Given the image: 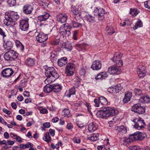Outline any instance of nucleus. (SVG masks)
<instances>
[{
    "label": "nucleus",
    "mask_w": 150,
    "mask_h": 150,
    "mask_svg": "<svg viewBox=\"0 0 150 150\" xmlns=\"http://www.w3.org/2000/svg\"><path fill=\"white\" fill-rule=\"evenodd\" d=\"M70 111L68 109H65L62 112V115L65 117H69L71 115H70Z\"/></svg>",
    "instance_id": "nucleus-37"
},
{
    "label": "nucleus",
    "mask_w": 150,
    "mask_h": 150,
    "mask_svg": "<svg viewBox=\"0 0 150 150\" xmlns=\"http://www.w3.org/2000/svg\"><path fill=\"white\" fill-rule=\"evenodd\" d=\"M94 14L93 16L88 15L85 16V20L88 22L98 23L100 21H102L104 19V15L107 13L103 8H97L94 10Z\"/></svg>",
    "instance_id": "nucleus-1"
},
{
    "label": "nucleus",
    "mask_w": 150,
    "mask_h": 150,
    "mask_svg": "<svg viewBox=\"0 0 150 150\" xmlns=\"http://www.w3.org/2000/svg\"><path fill=\"white\" fill-rule=\"evenodd\" d=\"M142 26V23L141 20H138L136 23L135 25L133 27L134 30L137 29L138 28L141 27Z\"/></svg>",
    "instance_id": "nucleus-41"
},
{
    "label": "nucleus",
    "mask_w": 150,
    "mask_h": 150,
    "mask_svg": "<svg viewBox=\"0 0 150 150\" xmlns=\"http://www.w3.org/2000/svg\"><path fill=\"white\" fill-rule=\"evenodd\" d=\"M118 113V110L114 108L104 107L102 108V110L97 112L96 115L97 117L106 119L110 116L117 115Z\"/></svg>",
    "instance_id": "nucleus-3"
},
{
    "label": "nucleus",
    "mask_w": 150,
    "mask_h": 150,
    "mask_svg": "<svg viewBox=\"0 0 150 150\" xmlns=\"http://www.w3.org/2000/svg\"><path fill=\"white\" fill-rule=\"evenodd\" d=\"M3 111L6 114L8 115H10L11 113L10 111L5 108L3 109Z\"/></svg>",
    "instance_id": "nucleus-60"
},
{
    "label": "nucleus",
    "mask_w": 150,
    "mask_h": 150,
    "mask_svg": "<svg viewBox=\"0 0 150 150\" xmlns=\"http://www.w3.org/2000/svg\"><path fill=\"white\" fill-rule=\"evenodd\" d=\"M52 91L54 92H59L62 89V86L57 84H54L52 85Z\"/></svg>",
    "instance_id": "nucleus-30"
},
{
    "label": "nucleus",
    "mask_w": 150,
    "mask_h": 150,
    "mask_svg": "<svg viewBox=\"0 0 150 150\" xmlns=\"http://www.w3.org/2000/svg\"><path fill=\"white\" fill-rule=\"evenodd\" d=\"M43 126L45 128H48L50 127V124L49 122H46L43 124Z\"/></svg>",
    "instance_id": "nucleus-53"
},
{
    "label": "nucleus",
    "mask_w": 150,
    "mask_h": 150,
    "mask_svg": "<svg viewBox=\"0 0 150 150\" xmlns=\"http://www.w3.org/2000/svg\"><path fill=\"white\" fill-rule=\"evenodd\" d=\"M86 71L84 69H81L79 71V74L81 76H83L84 75Z\"/></svg>",
    "instance_id": "nucleus-55"
},
{
    "label": "nucleus",
    "mask_w": 150,
    "mask_h": 150,
    "mask_svg": "<svg viewBox=\"0 0 150 150\" xmlns=\"http://www.w3.org/2000/svg\"><path fill=\"white\" fill-rule=\"evenodd\" d=\"M122 87L120 84H117L112 87H110L108 88V91L112 93H117L121 90Z\"/></svg>",
    "instance_id": "nucleus-17"
},
{
    "label": "nucleus",
    "mask_w": 150,
    "mask_h": 150,
    "mask_svg": "<svg viewBox=\"0 0 150 150\" xmlns=\"http://www.w3.org/2000/svg\"><path fill=\"white\" fill-rule=\"evenodd\" d=\"M15 43L16 46L18 47L20 49L23 51L24 49V47L22 43L18 40H16L15 41Z\"/></svg>",
    "instance_id": "nucleus-38"
},
{
    "label": "nucleus",
    "mask_w": 150,
    "mask_h": 150,
    "mask_svg": "<svg viewBox=\"0 0 150 150\" xmlns=\"http://www.w3.org/2000/svg\"><path fill=\"white\" fill-rule=\"evenodd\" d=\"M76 90L74 87L72 88L67 91H66L65 93V96L68 97H70L71 95H74L75 93Z\"/></svg>",
    "instance_id": "nucleus-29"
},
{
    "label": "nucleus",
    "mask_w": 150,
    "mask_h": 150,
    "mask_svg": "<svg viewBox=\"0 0 150 150\" xmlns=\"http://www.w3.org/2000/svg\"><path fill=\"white\" fill-rule=\"evenodd\" d=\"M67 62V60L66 57L61 58L58 61V65L60 67H62L65 65Z\"/></svg>",
    "instance_id": "nucleus-28"
},
{
    "label": "nucleus",
    "mask_w": 150,
    "mask_h": 150,
    "mask_svg": "<svg viewBox=\"0 0 150 150\" xmlns=\"http://www.w3.org/2000/svg\"><path fill=\"white\" fill-rule=\"evenodd\" d=\"M14 142L13 141L10 140H7L6 141V145H13Z\"/></svg>",
    "instance_id": "nucleus-61"
},
{
    "label": "nucleus",
    "mask_w": 150,
    "mask_h": 150,
    "mask_svg": "<svg viewBox=\"0 0 150 150\" xmlns=\"http://www.w3.org/2000/svg\"><path fill=\"white\" fill-rule=\"evenodd\" d=\"M50 16L49 13L45 12L42 15L38 16V18L40 21H45L49 18Z\"/></svg>",
    "instance_id": "nucleus-20"
},
{
    "label": "nucleus",
    "mask_w": 150,
    "mask_h": 150,
    "mask_svg": "<svg viewBox=\"0 0 150 150\" xmlns=\"http://www.w3.org/2000/svg\"><path fill=\"white\" fill-rule=\"evenodd\" d=\"M146 136V133H142L139 132H137L130 135V137L132 141L136 140H142Z\"/></svg>",
    "instance_id": "nucleus-6"
},
{
    "label": "nucleus",
    "mask_w": 150,
    "mask_h": 150,
    "mask_svg": "<svg viewBox=\"0 0 150 150\" xmlns=\"http://www.w3.org/2000/svg\"><path fill=\"white\" fill-rule=\"evenodd\" d=\"M134 93L135 96H141L143 94V92L141 90L135 88L134 89Z\"/></svg>",
    "instance_id": "nucleus-40"
},
{
    "label": "nucleus",
    "mask_w": 150,
    "mask_h": 150,
    "mask_svg": "<svg viewBox=\"0 0 150 150\" xmlns=\"http://www.w3.org/2000/svg\"><path fill=\"white\" fill-rule=\"evenodd\" d=\"M81 81V79L78 77H75L73 80V81L75 82V83H74L76 84H78L79 82H80Z\"/></svg>",
    "instance_id": "nucleus-47"
},
{
    "label": "nucleus",
    "mask_w": 150,
    "mask_h": 150,
    "mask_svg": "<svg viewBox=\"0 0 150 150\" xmlns=\"http://www.w3.org/2000/svg\"><path fill=\"white\" fill-rule=\"evenodd\" d=\"M43 139L47 143H49L51 140V138L49 135V133L47 132L43 137Z\"/></svg>",
    "instance_id": "nucleus-39"
},
{
    "label": "nucleus",
    "mask_w": 150,
    "mask_h": 150,
    "mask_svg": "<svg viewBox=\"0 0 150 150\" xmlns=\"http://www.w3.org/2000/svg\"><path fill=\"white\" fill-rule=\"evenodd\" d=\"M131 110L139 114H143L145 112L144 108L139 103L134 105L132 108Z\"/></svg>",
    "instance_id": "nucleus-11"
},
{
    "label": "nucleus",
    "mask_w": 150,
    "mask_h": 150,
    "mask_svg": "<svg viewBox=\"0 0 150 150\" xmlns=\"http://www.w3.org/2000/svg\"><path fill=\"white\" fill-rule=\"evenodd\" d=\"M139 100L142 102L148 103L150 101V98L148 96H142L140 97Z\"/></svg>",
    "instance_id": "nucleus-33"
},
{
    "label": "nucleus",
    "mask_w": 150,
    "mask_h": 150,
    "mask_svg": "<svg viewBox=\"0 0 150 150\" xmlns=\"http://www.w3.org/2000/svg\"><path fill=\"white\" fill-rule=\"evenodd\" d=\"M71 11L75 15L74 18L76 21L79 19L80 18L81 15L79 11L75 7H72L71 9Z\"/></svg>",
    "instance_id": "nucleus-21"
},
{
    "label": "nucleus",
    "mask_w": 150,
    "mask_h": 150,
    "mask_svg": "<svg viewBox=\"0 0 150 150\" xmlns=\"http://www.w3.org/2000/svg\"><path fill=\"white\" fill-rule=\"evenodd\" d=\"M100 104L104 105H106L108 104L107 99L104 97L101 96L99 98Z\"/></svg>",
    "instance_id": "nucleus-36"
},
{
    "label": "nucleus",
    "mask_w": 150,
    "mask_h": 150,
    "mask_svg": "<svg viewBox=\"0 0 150 150\" xmlns=\"http://www.w3.org/2000/svg\"><path fill=\"white\" fill-rule=\"evenodd\" d=\"M77 46L81 49H84L86 47V45L85 44H79Z\"/></svg>",
    "instance_id": "nucleus-52"
},
{
    "label": "nucleus",
    "mask_w": 150,
    "mask_h": 150,
    "mask_svg": "<svg viewBox=\"0 0 150 150\" xmlns=\"http://www.w3.org/2000/svg\"><path fill=\"white\" fill-rule=\"evenodd\" d=\"M59 120V119L57 117H54L52 120V121L53 122L55 123L57 122Z\"/></svg>",
    "instance_id": "nucleus-64"
},
{
    "label": "nucleus",
    "mask_w": 150,
    "mask_h": 150,
    "mask_svg": "<svg viewBox=\"0 0 150 150\" xmlns=\"http://www.w3.org/2000/svg\"><path fill=\"white\" fill-rule=\"evenodd\" d=\"M99 135L98 133H93L92 134L91 136H88L87 138L88 140L91 141H96L98 139Z\"/></svg>",
    "instance_id": "nucleus-27"
},
{
    "label": "nucleus",
    "mask_w": 150,
    "mask_h": 150,
    "mask_svg": "<svg viewBox=\"0 0 150 150\" xmlns=\"http://www.w3.org/2000/svg\"><path fill=\"white\" fill-rule=\"evenodd\" d=\"M3 46L4 49H6L8 50L13 47V45L11 41H6V42H4Z\"/></svg>",
    "instance_id": "nucleus-31"
},
{
    "label": "nucleus",
    "mask_w": 150,
    "mask_h": 150,
    "mask_svg": "<svg viewBox=\"0 0 150 150\" xmlns=\"http://www.w3.org/2000/svg\"><path fill=\"white\" fill-rule=\"evenodd\" d=\"M75 70V66L73 63H69L66 65L65 68V73L67 76H71L74 75Z\"/></svg>",
    "instance_id": "nucleus-8"
},
{
    "label": "nucleus",
    "mask_w": 150,
    "mask_h": 150,
    "mask_svg": "<svg viewBox=\"0 0 150 150\" xmlns=\"http://www.w3.org/2000/svg\"><path fill=\"white\" fill-rule=\"evenodd\" d=\"M36 38L38 42L42 43L47 40L48 37L47 35L43 33H40L36 36Z\"/></svg>",
    "instance_id": "nucleus-15"
},
{
    "label": "nucleus",
    "mask_w": 150,
    "mask_h": 150,
    "mask_svg": "<svg viewBox=\"0 0 150 150\" xmlns=\"http://www.w3.org/2000/svg\"><path fill=\"white\" fill-rule=\"evenodd\" d=\"M49 134L52 136H54L55 135V131L54 130L50 129L49 130Z\"/></svg>",
    "instance_id": "nucleus-57"
},
{
    "label": "nucleus",
    "mask_w": 150,
    "mask_h": 150,
    "mask_svg": "<svg viewBox=\"0 0 150 150\" xmlns=\"http://www.w3.org/2000/svg\"><path fill=\"white\" fill-rule=\"evenodd\" d=\"M27 85V82L25 81H22L21 82V83H20V86L23 87H25Z\"/></svg>",
    "instance_id": "nucleus-58"
},
{
    "label": "nucleus",
    "mask_w": 150,
    "mask_h": 150,
    "mask_svg": "<svg viewBox=\"0 0 150 150\" xmlns=\"http://www.w3.org/2000/svg\"><path fill=\"white\" fill-rule=\"evenodd\" d=\"M101 72L98 74L95 77V79L96 80L99 79H103L102 75L101 74Z\"/></svg>",
    "instance_id": "nucleus-59"
},
{
    "label": "nucleus",
    "mask_w": 150,
    "mask_h": 150,
    "mask_svg": "<svg viewBox=\"0 0 150 150\" xmlns=\"http://www.w3.org/2000/svg\"><path fill=\"white\" fill-rule=\"evenodd\" d=\"M14 73V71L12 68H7L4 69L1 74L4 77L8 79L11 77Z\"/></svg>",
    "instance_id": "nucleus-12"
},
{
    "label": "nucleus",
    "mask_w": 150,
    "mask_h": 150,
    "mask_svg": "<svg viewBox=\"0 0 150 150\" xmlns=\"http://www.w3.org/2000/svg\"><path fill=\"white\" fill-rule=\"evenodd\" d=\"M117 67L113 66L109 67L108 68V71L110 74L116 75L119 74L121 72V69L117 68Z\"/></svg>",
    "instance_id": "nucleus-14"
},
{
    "label": "nucleus",
    "mask_w": 150,
    "mask_h": 150,
    "mask_svg": "<svg viewBox=\"0 0 150 150\" xmlns=\"http://www.w3.org/2000/svg\"><path fill=\"white\" fill-rule=\"evenodd\" d=\"M101 74L103 79H105V77H107L108 76V75L107 74L106 72H101Z\"/></svg>",
    "instance_id": "nucleus-62"
},
{
    "label": "nucleus",
    "mask_w": 150,
    "mask_h": 150,
    "mask_svg": "<svg viewBox=\"0 0 150 150\" xmlns=\"http://www.w3.org/2000/svg\"><path fill=\"white\" fill-rule=\"evenodd\" d=\"M4 20V24L7 26H12L13 22H14L19 18V16L17 12L13 11H9L5 16Z\"/></svg>",
    "instance_id": "nucleus-4"
},
{
    "label": "nucleus",
    "mask_w": 150,
    "mask_h": 150,
    "mask_svg": "<svg viewBox=\"0 0 150 150\" xmlns=\"http://www.w3.org/2000/svg\"><path fill=\"white\" fill-rule=\"evenodd\" d=\"M43 89L44 92L49 93L52 91V85H47L44 87Z\"/></svg>",
    "instance_id": "nucleus-35"
},
{
    "label": "nucleus",
    "mask_w": 150,
    "mask_h": 150,
    "mask_svg": "<svg viewBox=\"0 0 150 150\" xmlns=\"http://www.w3.org/2000/svg\"><path fill=\"white\" fill-rule=\"evenodd\" d=\"M146 67L142 65H139L138 66L137 69L138 70L137 71H140V72H146Z\"/></svg>",
    "instance_id": "nucleus-43"
},
{
    "label": "nucleus",
    "mask_w": 150,
    "mask_h": 150,
    "mask_svg": "<svg viewBox=\"0 0 150 150\" xmlns=\"http://www.w3.org/2000/svg\"><path fill=\"white\" fill-rule=\"evenodd\" d=\"M73 33V39L75 40H77V36L78 33V31L77 30H76L74 31Z\"/></svg>",
    "instance_id": "nucleus-45"
},
{
    "label": "nucleus",
    "mask_w": 150,
    "mask_h": 150,
    "mask_svg": "<svg viewBox=\"0 0 150 150\" xmlns=\"http://www.w3.org/2000/svg\"><path fill=\"white\" fill-rule=\"evenodd\" d=\"M18 54L13 50H11L6 52L4 55L5 60L8 61L14 60L18 57Z\"/></svg>",
    "instance_id": "nucleus-5"
},
{
    "label": "nucleus",
    "mask_w": 150,
    "mask_h": 150,
    "mask_svg": "<svg viewBox=\"0 0 150 150\" xmlns=\"http://www.w3.org/2000/svg\"><path fill=\"white\" fill-rule=\"evenodd\" d=\"M132 96V93L131 92H126L125 97L123 100V103H125L129 101Z\"/></svg>",
    "instance_id": "nucleus-23"
},
{
    "label": "nucleus",
    "mask_w": 150,
    "mask_h": 150,
    "mask_svg": "<svg viewBox=\"0 0 150 150\" xmlns=\"http://www.w3.org/2000/svg\"><path fill=\"white\" fill-rule=\"evenodd\" d=\"M133 122L134 123V127L138 129L143 128L144 126L145 125L144 120L141 118L139 117L136 119H134Z\"/></svg>",
    "instance_id": "nucleus-10"
},
{
    "label": "nucleus",
    "mask_w": 150,
    "mask_h": 150,
    "mask_svg": "<svg viewBox=\"0 0 150 150\" xmlns=\"http://www.w3.org/2000/svg\"><path fill=\"white\" fill-rule=\"evenodd\" d=\"M62 47L67 51H71L72 48L71 44L70 43H65L63 44Z\"/></svg>",
    "instance_id": "nucleus-32"
},
{
    "label": "nucleus",
    "mask_w": 150,
    "mask_h": 150,
    "mask_svg": "<svg viewBox=\"0 0 150 150\" xmlns=\"http://www.w3.org/2000/svg\"><path fill=\"white\" fill-rule=\"evenodd\" d=\"M144 5L146 8L150 9V0L145 2Z\"/></svg>",
    "instance_id": "nucleus-49"
},
{
    "label": "nucleus",
    "mask_w": 150,
    "mask_h": 150,
    "mask_svg": "<svg viewBox=\"0 0 150 150\" xmlns=\"http://www.w3.org/2000/svg\"><path fill=\"white\" fill-rule=\"evenodd\" d=\"M67 16L65 14H60L57 15V20L62 23L65 22L67 19Z\"/></svg>",
    "instance_id": "nucleus-19"
},
{
    "label": "nucleus",
    "mask_w": 150,
    "mask_h": 150,
    "mask_svg": "<svg viewBox=\"0 0 150 150\" xmlns=\"http://www.w3.org/2000/svg\"><path fill=\"white\" fill-rule=\"evenodd\" d=\"M139 13V11H138L136 9H130V14H132V16H135L138 14Z\"/></svg>",
    "instance_id": "nucleus-42"
},
{
    "label": "nucleus",
    "mask_w": 150,
    "mask_h": 150,
    "mask_svg": "<svg viewBox=\"0 0 150 150\" xmlns=\"http://www.w3.org/2000/svg\"><path fill=\"white\" fill-rule=\"evenodd\" d=\"M146 72H140V71H137V74L139 78H143L146 75Z\"/></svg>",
    "instance_id": "nucleus-48"
},
{
    "label": "nucleus",
    "mask_w": 150,
    "mask_h": 150,
    "mask_svg": "<svg viewBox=\"0 0 150 150\" xmlns=\"http://www.w3.org/2000/svg\"><path fill=\"white\" fill-rule=\"evenodd\" d=\"M130 150H143V149L139 146H131L129 147Z\"/></svg>",
    "instance_id": "nucleus-46"
},
{
    "label": "nucleus",
    "mask_w": 150,
    "mask_h": 150,
    "mask_svg": "<svg viewBox=\"0 0 150 150\" xmlns=\"http://www.w3.org/2000/svg\"><path fill=\"white\" fill-rule=\"evenodd\" d=\"M33 10V7L30 5H25L23 8V12L25 14H28L31 13Z\"/></svg>",
    "instance_id": "nucleus-18"
},
{
    "label": "nucleus",
    "mask_w": 150,
    "mask_h": 150,
    "mask_svg": "<svg viewBox=\"0 0 150 150\" xmlns=\"http://www.w3.org/2000/svg\"><path fill=\"white\" fill-rule=\"evenodd\" d=\"M79 20L78 19L77 21L76 20V21L72 20L71 21L70 24L73 27L77 28L82 26V24L79 22Z\"/></svg>",
    "instance_id": "nucleus-26"
},
{
    "label": "nucleus",
    "mask_w": 150,
    "mask_h": 150,
    "mask_svg": "<svg viewBox=\"0 0 150 150\" xmlns=\"http://www.w3.org/2000/svg\"><path fill=\"white\" fill-rule=\"evenodd\" d=\"M7 3L10 6H13L15 4L16 0H7Z\"/></svg>",
    "instance_id": "nucleus-44"
},
{
    "label": "nucleus",
    "mask_w": 150,
    "mask_h": 150,
    "mask_svg": "<svg viewBox=\"0 0 150 150\" xmlns=\"http://www.w3.org/2000/svg\"><path fill=\"white\" fill-rule=\"evenodd\" d=\"M40 112L41 113L45 114V113H46L47 112H48V111L46 109H45V108H43V109H41L40 110Z\"/></svg>",
    "instance_id": "nucleus-63"
},
{
    "label": "nucleus",
    "mask_w": 150,
    "mask_h": 150,
    "mask_svg": "<svg viewBox=\"0 0 150 150\" xmlns=\"http://www.w3.org/2000/svg\"><path fill=\"white\" fill-rule=\"evenodd\" d=\"M0 35L3 36L4 38L6 36V35L4 31L1 28H0Z\"/></svg>",
    "instance_id": "nucleus-51"
},
{
    "label": "nucleus",
    "mask_w": 150,
    "mask_h": 150,
    "mask_svg": "<svg viewBox=\"0 0 150 150\" xmlns=\"http://www.w3.org/2000/svg\"><path fill=\"white\" fill-rule=\"evenodd\" d=\"M97 148L98 150H107L104 145L98 146Z\"/></svg>",
    "instance_id": "nucleus-54"
},
{
    "label": "nucleus",
    "mask_w": 150,
    "mask_h": 150,
    "mask_svg": "<svg viewBox=\"0 0 150 150\" xmlns=\"http://www.w3.org/2000/svg\"><path fill=\"white\" fill-rule=\"evenodd\" d=\"M35 60L34 59L30 57L27 58L25 61V64L29 67L34 66L35 64Z\"/></svg>",
    "instance_id": "nucleus-24"
},
{
    "label": "nucleus",
    "mask_w": 150,
    "mask_h": 150,
    "mask_svg": "<svg viewBox=\"0 0 150 150\" xmlns=\"http://www.w3.org/2000/svg\"><path fill=\"white\" fill-rule=\"evenodd\" d=\"M67 128L68 129H71L73 128V126L71 123H68L66 126Z\"/></svg>",
    "instance_id": "nucleus-56"
},
{
    "label": "nucleus",
    "mask_w": 150,
    "mask_h": 150,
    "mask_svg": "<svg viewBox=\"0 0 150 150\" xmlns=\"http://www.w3.org/2000/svg\"><path fill=\"white\" fill-rule=\"evenodd\" d=\"M29 19L26 18V19H23L20 21V28L22 31H27L29 27Z\"/></svg>",
    "instance_id": "nucleus-13"
},
{
    "label": "nucleus",
    "mask_w": 150,
    "mask_h": 150,
    "mask_svg": "<svg viewBox=\"0 0 150 150\" xmlns=\"http://www.w3.org/2000/svg\"><path fill=\"white\" fill-rule=\"evenodd\" d=\"M101 62L99 60H96L93 62L91 67L93 70H98L101 69Z\"/></svg>",
    "instance_id": "nucleus-16"
},
{
    "label": "nucleus",
    "mask_w": 150,
    "mask_h": 150,
    "mask_svg": "<svg viewBox=\"0 0 150 150\" xmlns=\"http://www.w3.org/2000/svg\"><path fill=\"white\" fill-rule=\"evenodd\" d=\"M98 126L94 122L89 124L88 126V130L90 132H93L97 129Z\"/></svg>",
    "instance_id": "nucleus-22"
},
{
    "label": "nucleus",
    "mask_w": 150,
    "mask_h": 150,
    "mask_svg": "<svg viewBox=\"0 0 150 150\" xmlns=\"http://www.w3.org/2000/svg\"><path fill=\"white\" fill-rule=\"evenodd\" d=\"M115 129L119 132L121 133L122 134L126 133L127 132L126 128L123 125L116 126L115 127Z\"/></svg>",
    "instance_id": "nucleus-25"
},
{
    "label": "nucleus",
    "mask_w": 150,
    "mask_h": 150,
    "mask_svg": "<svg viewBox=\"0 0 150 150\" xmlns=\"http://www.w3.org/2000/svg\"><path fill=\"white\" fill-rule=\"evenodd\" d=\"M94 103H95V106L96 107H98L99 106V105L100 103L99 98L98 99H95L94 100Z\"/></svg>",
    "instance_id": "nucleus-50"
},
{
    "label": "nucleus",
    "mask_w": 150,
    "mask_h": 150,
    "mask_svg": "<svg viewBox=\"0 0 150 150\" xmlns=\"http://www.w3.org/2000/svg\"><path fill=\"white\" fill-rule=\"evenodd\" d=\"M121 141L122 143L123 142L122 144L124 145H126L127 144L132 142V140L130 138V136L128 138L126 137L122 138Z\"/></svg>",
    "instance_id": "nucleus-34"
},
{
    "label": "nucleus",
    "mask_w": 150,
    "mask_h": 150,
    "mask_svg": "<svg viewBox=\"0 0 150 150\" xmlns=\"http://www.w3.org/2000/svg\"><path fill=\"white\" fill-rule=\"evenodd\" d=\"M44 68L45 70V75L47 77L45 81V83H50L59 77V74L53 67H48L45 66Z\"/></svg>",
    "instance_id": "nucleus-2"
},
{
    "label": "nucleus",
    "mask_w": 150,
    "mask_h": 150,
    "mask_svg": "<svg viewBox=\"0 0 150 150\" xmlns=\"http://www.w3.org/2000/svg\"><path fill=\"white\" fill-rule=\"evenodd\" d=\"M71 27L67 25L63 24L59 28V33L61 35H63L65 36H69L71 34L70 30Z\"/></svg>",
    "instance_id": "nucleus-9"
},
{
    "label": "nucleus",
    "mask_w": 150,
    "mask_h": 150,
    "mask_svg": "<svg viewBox=\"0 0 150 150\" xmlns=\"http://www.w3.org/2000/svg\"><path fill=\"white\" fill-rule=\"evenodd\" d=\"M122 56V54L121 53L116 52L112 59V60L115 63L116 66L118 67H121L122 66V60H120Z\"/></svg>",
    "instance_id": "nucleus-7"
}]
</instances>
